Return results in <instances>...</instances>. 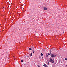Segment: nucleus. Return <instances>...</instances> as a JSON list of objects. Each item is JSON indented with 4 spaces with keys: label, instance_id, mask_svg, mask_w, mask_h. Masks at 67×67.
Masks as SVG:
<instances>
[{
    "label": "nucleus",
    "instance_id": "obj_1",
    "mask_svg": "<svg viewBox=\"0 0 67 67\" xmlns=\"http://www.w3.org/2000/svg\"><path fill=\"white\" fill-rule=\"evenodd\" d=\"M56 56V55L55 54H52L51 55V57L53 58V57H55Z\"/></svg>",
    "mask_w": 67,
    "mask_h": 67
},
{
    "label": "nucleus",
    "instance_id": "obj_5",
    "mask_svg": "<svg viewBox=\"0 0 67 67\" xmlns=\"http://www.w3.org/2000/svg\"><path fill=\"white\" fill-rule=\"evenodd\" d=\"M30 56H32V53H31L30 54Z\"/></svg>",
    "mask_w": 67,
    "mask_h": 67
},
{
    "label": "nucleus",
    "instance_id": "obj_6",
    "mask_svg": "<svg viewBox=\"0 0 67 67\" xmlns=\"http://www.w3.org/2000/svg\"><path fill=\"white\" fill-rule=\"evenodd\" d=\"M41 56H43V53H41Z\"/></svg>",
    "mask_w": 67,
    "mask_h": 67
},
{
    "label": "nucleus",
    "instance_id": "obj_9",
    "mask_svg": "<svg viewBox=\"0 0 67 67\" xmlns=\"http://www.w3.org/2000/svg\"><path fill=\"white\" fill-rule=\"evenodd\" d=\"M29 50H32V49L31 48H30L29 49Z\"/></svg>",
    "mask_w": 67,
    "mask_h": 67
},
{
    "label": "nucleus",
    "instance_id": "obj_14",
    "mask_svg": "<svg viewBox=\"0 0 67 67\" xmlns=\"http://www.w3.org/2000/svg\"><path fill=\"white\" fill-rule=\"evenodd\" d=\"M4 8V7H3V8Z\"/></svg>",
    "mask_w": 67,
    "mask_h": 67
},
{
    "label": "nucleus",
    "instance_id": "obj_13",
    "mask_svg": "<svg viewBox=\"0 0 67 67\" xmlns=\"http://www.w3.org/2000/svg\"><path fill=\"white\" fill-rule=\"evenodd\" d=\"M38 67H40V66L38 65Z\"/></svg>",
    "mask_w": 67,
    "mask_h": 67
},
{
    "label": "nucleus",
    "instance_id": "obj_3",
    "mask_svg": "<svg viewBox=\"0 0 67 67\" xmlns=\"http://www.w3.org/2000/svg\"><path fill=\"white\" fill-rule=\"evenodd\" d=\"M43 66L45 67H48V66L46 65L45 64H44L43 65Z\"/></svg>",
    "mask_w": 67,
    "mask_h": 67
},
{
    "label": "nucleus",
    "instance_id": "obj_2",
    "mask_svg": "<svg viewBox=\"0 0 67 67\" xmlns=\"http://www.w3.org/2000/svg\"><path fill=\"white\" fill-rule=\"evenodd\" d=\"M50 62L52 63H54V61L52 59H50Z\"/></svg>",
    "mask_w": 67,
    "mask_h": 67
},
{
    "label": "nucleus",
    "instance_id": "obj_15",
    "mask_svg": "<svg viewBox=\"0 0 67 67\" xmlns=\"http://www.w3.org/2000/svg\"><path fill=\"white\" fill-rule=\"evenodd\" d=\"M50 53H51V52H50Z\"/></svg>",
    "mask_w": 67,
    "mask_h": 67
},
{
    "label": "nucleus",
    "instance_id": "obj_4",
    "mask_svg": "<svg viewBox=\"0 0 67 67\" xmlns=\"http://www.w3.org/2000/svg\"><path fill=\"white\" fill-rule=\"evenodd\" d=\"M43 9L44 10H47V8L45 7H44Z\"/></svg>",
    "mask_w": 67,
    "mask_h": 67
},
{
    "label": "nucleus",
    "instance_id": "obj_8",
    "mask_svg": "<svg viewBox=\"0 0 67 67\" xmlns=\"http://www.w3.org/2000/svg\"><path fill=\"white\" fill-rule=\"evenodd\" d=\"M47 64H48V65H49V62H48L47 63Z\"/></svg>",
    "mask_w": 67,
    "mask_h": 67
},
{
    "label": "nucleus",
    "instance_id": "obj_10",
    "mask_svg": "<svg viewBox=\"0 0 67 67\" xmlns=\"http://www.w3.org/2000/svg\"><path fill=\"white\" fill-rule=\"evenodd\" d=\"M48 56H49V55H50V54L48 53Z\"/></svg>",
    "mask_w": 67,
    "mask_h": 67
},
{
    "label": "nucleus",
    "instance_id": "obj_12",
    "mask_svg": "<svg viewBox=\"0 0 67 67\" xmlns=\"http://www.w3.org/2000/svg\"><path fill=\"white\" fill-rule=\"evenodd\" d=\"M65 60H67V58H65Z\"/></svg>",
    "mask_w": 67,
    "mask_h": 67
},
{
    "label": "nucleus",
    "instance_id": "obj_16",
    "mask_svg": "<svg viewBox=\"0 0 67 67\" xmlns=\"http://www.w3.org/2000/svg\"><path fill=\"white\" fill-rule=\"evenodd\" d=\"M66 66L67 67V65H66Z\"/></svg>",
    "mask_w": 67,
    "mask_h": 67
},
{
    "label": "nucleus",
    "instance_id": "obj_11",
    "mask_svg": "<svg viewBox=\"0 0 67 67\" xmlns=\"http://www.w3.org/2000/svg\"><path fill=\"white\" fill-rule=\"evenodd\" d=\"M33 54H34V51H33Z\"/></svg>",
    "mask_w": 67,
    "mask_h": 67
},
{
    "label": "nucleus",
    "instance_id": "obj_7",
    "mask_svg": "<svg viewBox=\"0 0 67 67\" xmlns=\"http://www.w3.org/2000/svg\"><path fill=\"white\" fill-rule=\"evenodd\" d=\"M23 60H21V63H23Z\"/></svg>",
    "mask_w": 67,
    "mask_h": 67
}]
</instances>
